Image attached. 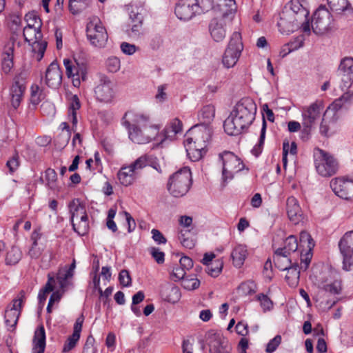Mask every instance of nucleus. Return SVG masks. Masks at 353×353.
<instances>
[{
  "mask_svg": "<svg viewBox=\"0 0 353 353\" xmlns=\"http://www.w3.org/2000/svg\"><path fill=\"white\" fill-rule=\"evenodd\" d=\"M122 125L127 129L129 139L134 143L145 144L156 137L159 126L152 123L148 113L129 110L121 120Z\"/></svg>",
  "mask_w": 353,
  "mask_h": 353,
  "instance_id": "obj_1",
  "label": "nucleus"
},
{
  "mask_svg": "<svg viewBox=\"0 0 353 353\" xmlns=\"http://www.w3.org/2000/svg\"><path fill=\"white\" fill-rule=\"evenodd\" d=\"M256 112L254 101L245 97L236 103L229 117L225 119L223 127L225 132L231 136L238 135L248 128L253 122Z\"/></svg>",
  "mask_w": 353,
  "mask_h": 353,
  "instance_id": "obj_2",
  "label": "nucleus"
},
{
  "mask_svg": "<svg viewBox=\"0 0 353 353\" xmlns=\"http://www.w3.org/2000/svg\"><path fill=\"white\" fill-rule=\"evenodd\" d=\"M214 15L208 23V32L216 43L222 42L227 34L228 28L231 25L236 11L234 0H219L214 7Z\"/></svg>",
  "mask_w": 353,
  "mask_h": 353,
  "instance_id": "obj_3",
  "label": "nucleus"
},
{
  "mask_svg": "<svg viewBox=\"0 0 353 353\" xmlns=\"http://www.w3.org/2000/svg\"><path fill=\"white\" fill-rule=\"evenodd\" d=\"M211 133L205 125H196L185 134L184 146L192 161H198L205 154Z\"/></svg>",
  "mask_w": 353,
  "mask_h": 353,
  "instance_id": "obj_4",
  "label": "nucleus"
},
{
  "mask_svg": "<svg viewBox=\"0 0 353 353\" xmlns=\"http://www.w3.org/2000/svg\"><path fill=\"white\" fill-rule=\"evenodd\" d=\"M214 8L213 0H179L175 6V14L182 21H189Z\"/></svg>",
  "mask_w": 353,
  "mask_h": 353,
  "instance_id": "obj_5",
  "label": "nucleus"
},
{
  "mask_svg": "<svg viewBox=\"0 0 353 353\" xmlns=\"http://www.w3.org/2000/svg\"><path fill=\"white\" fill-rule=\"evenodd\" d=\"M65 74L68 78L72 79L74 87H79L81 79H87L88 58L85 52L80 51L74 56V61L70 59H63Z\"/></svg>",
  "mask_w": 353,
  "mask_h": 353,
  "instance_id": "obj_6",
  "label": "nucleus"
},
{
  "mask_svg": "<svg viewBox=\"0 0 353 353\" xmlns=\"http://www.w3.org/2000/svg\"><path fill=\"white\" fill-rule=\"evenodd\" d=\"M192 185V173L188 167H183L170 176L168 190L174 197H181L187 194Z\"/></svg>",
  "mask_w": 353,
  "mask_h": 353,
  "instance_id": "obj_7",
  "label": "nucleus"
},
{
  "mask_svg": "<svg viewBox=\"0 0 353 353\" xmlns=\"http://www.w3.org/2000/svg\"><path fill=\"white\" fill-rule=\"evenodd\" d=\"M315 168L322 176L328 177L334 175L339 170L337 159L330 152L319 148L313 151Z\"/></svg>",
  "mask_w": 353,
  "mask_h": 353,
  "instance_id": "obj_8",
  "label": "nucleus"
},
{
  "mask_svg": "<svg viewBox=\"0 0 353 353\" xmlns=\"http://www.w3.org/2000/svg\"><path fill=\"white\" fill-rule=\"evenodd\" d=\"M324 110L323 103L321 101H316L309 105H305L301 108L302 122L303 132L309 134L320 119Z\"/></svg>",
  "mask_w": 353,
  "mask_h": 353,
  "instance_id": "obj_9",
  "label": "nucleus"
},
{
  "mask_svg": "<svg viewBox=\"0 0 353 353\" xmlns=\"http://www.w3.org/2000/svg\"><path fill=\"white\" fill-rule=\"evenodd\" d=\"M243 50L241 34L239 32H234L232 34L228 45L223 56L222 63L227 68L234 67Z\"/></svg>",
  "mask_w": 353,
  "mask_h": 353,
  "instance_id": "obj_10",
  "label": "nucleus"
},
{
  "mask_svg": "<svg viewBox=\"0 0 353 353\" xmlns=\"http://www.w3.org/2000/svg\"><path fill=\"white\" fill-rule=\"evenodd\" d=\"M74 230L81 236L88 232V223L85 207L79 199L73 200L69 205Z\"/></svg>",
  "mask_w": 353,
  "mask_h": 353,
  "instance_id": "obj_11",
  "label": "nucleus"
},
{
  "mask_svg": "<svg viewBox=\"0 0 353 353\" xmlns=\"http://www.w3.org/2000/svg\"><path fill=\"white\" fill-rule=\"evenodd\" d=\"M219 159L222 161V179L223 182L227 183L232 180L234 174L244 168V165L236 155L229 151H224L219 154Z\"/></svg>",
  "mask_w": 353,
  "mask_h": 353,
  "instance_id": "obj_12",
  "label": "nucleus"
},
{
  "mask_svg": "<svg viewBox=\"0 0 353 353\" xmlns=\"http://www.w3.org/2000/svg\"><path fill=\"white\" fill-rule=\"evenodd\" d=\"M40 28L41 27L37 26L25 27L23 33L26 41L32 46V52L38 61L43 57L47 48V42L42 40L43 35Z\"/></svg>",
  "mask_w": 353,
  "mask_h": 353,
  "instance_id": "obj_13",
  "label": "nucleus"
},
{
  "mask_svg": "<svg viewBox=\"0 0 353 353\" xmlns=\"http://www.w3.org/2000/svg\"><path fill=\"white\" fill-rule=\"evenodd\" d=\"M277 26L279 31L282 34H289L298 30L299 28H301L303 32L305 33L310 32V23H304L299 20V19L294 17H293L290 14L284 10H283L280 14V19L277 23Z\"/></svg>",
  "mask_w": 353,
  "mask_h": 353,
  "instance_id": "obj_14",
  "label": "nucleus"
},
{
  "mask_svg": "<svg viewBox=\"0 0 353 353\" xmlns=\"http://www.w3.org/2000/svg\"><path fill=\"white\" fill-rule=\"evenodd\" d=\"M94 92L98 101L109 103L115 96L114 84L107 75L99 74L98 81L94 88Z\"/></svg>",
  "mask_w": 353,
  "mask_h": 353,
  "instance_id": "obj_15",
  "label": "nucleus"
},
{
  "mask_svg": "<svg viewBox=\"0 0 353 353\" xmlns=\"http://www.w3.org/2000/svg\"><path fill=\"white\" fill-rule=\"evenodd\" d=\"M205 339L211 353H230L231 345L222 333L210 330L206 333Z\"/></svg>",
  "mask_w": 353,
  "mask_h": 353,
  "instance_id": "obj_16",
  "label": "nucleus"
},
{
  "mask_svg": "<svg viewBox=\"0 0 353 353\" xmlns=\"http://www.w3.org/2000/svg\"><path fill=\"white\" fill-rule=\"evenodd\" d=\"M343 257V269L348 271L353 266V230L345 232L339 242Z\"/></svg>",
  "mask_w": 353,
  "mask_h": 353,
  "instance_id": "obj_17",
  "label": "nucleus"
},
{
  "mask_svg": "<svg viewBox=\"0 0 353 353\" xmlns=\"http://www.w3.org/2000/svg\"><path fill=\"white\" fill-rule=\"evenodd\" d=\"M108 38L106 30L99 19L93 17L90 21V43L96 48H104Z\"/></svg>",
  "mask_w": 353,
  "mask_h": 353,
  "instance_id": "obj_18",
  "label": "nucleus"
},
{
  "mask_svg": "<svg viewBox=\"0 0 353 353\" xmlns=\"http://www.w3.org/2000/svg\"><path fill=\"white\" fill-rule=\"evenodd\" d=\"M24 298L25 292L21 291L5 312V323L9 330H14L17 323Z\"/></svg>",
  "mask_w": 353,
  "mask_h": 353,
  "instance_id": "obj_19",
  "label": "nucleus"
},
{
  "mask_svg": "<svg viewBox=\"0 0 353 353\" xmlns=\"http://www.w3.org/2000/svg\"><path fill=\"white\" fill-rule=\"evenodd\" d=\"M332 22V18L328 10L319 8L314 13L312 21V28L316 34H323L330 28Z\"/></svg>",
  "mask_w": 353,
  "mask_h": 353,
  "instance_id": "obj_20",
  "label": "nucleus"
},
{
  "mask_svg": "<svg viewBox=\"0 0 353 353\" xmlns=\"http://www.w3.org/2000/svg\"><path fill=\"white\" fill-rule=\"evenodd\" d=\"M330 188L336 195L345 200L353 199V181L337 177L331 180Z\"/></svg>",
  "mask_w": 353,
  "mask_h": 353,
  "instance_id": "obj_21",
  "label": "nucleus"
},
{
  "mask_svg": "<svg viewBox=\"0 0 353 353\" xmlns=\"http://www.w3.org/2000/svg\"><path fill=\"white\" fill-rule=\"evenodd\" d=\"M338 72L341 80V90H347L353 83V58L346 57L341 59Z\"/></svg>",
  "mask_w": 353,
  "mask_h": 353,
  "instance_id": "obj_22",
  "label": "nucleus"
},
{
  "mask_svg": "<svg viewBox=\"0 0 353 353\" xmlns=\"http://www.w3.org/2000/svg\"><path fill=\"white\" fill-rule=\"evenodd\" d=\"M63 73L57 61H52L46 68L42 80L52 89L58 88L62 83Z\"/></svg>",
  "mask_w": 353,
  "mask_h": 353,
  "instance_id": "obj_23",
  "label": "nucleus"
},
{
  "mask_svg": "<svg viewBox=\"0 0 353 353\" xmlns=\"http://www.w3.org/2000/svg\"><path fill=\"white\" fill-rule=\"evenodd\" d=\"M283 10L304 23H309L310 12L306 0H291Z\"/></svg>",
  "mask_w": 353,
  "mask_h": 353,
  "instance_id": "obj_24",
  "label": "nucleus"
},
{
  "mask_svg": "<svg viewBox=\"0 0 353 353\" xmlns=\"http://www.w3.org/2000/svg\"><path fill=\"white\" fill-rule=\"evenodd\" d=\"M25 90V80L19 78L15 79L10 89V103L14 109L18 108L20 105Z\"/></svg>",
  "mask_w": 353,
  "mask_h": 353,
  "instance_id": "obj_25",
  "label": "nucleus"
},
{
  "mask_svg": "<svg viewBox=\"0 0 353 353\" xmlns=\"http://www.w3.org/2000/svg\"><path fill=\"white\" fill-rule=\"evenodd\" d=\"M83 322V316H79L77 319L76 322L74 325L73 333L72 335L68 336L63 345V352H68L75 347L77 341L79 340L80 338V333L81 332Z\"/></svg>",
  "mask_w": 353,
  "mask_h": 353,
  "instance_id": "obj_26",
  "label": "nucleus"
},
{
  "mask_svg": "<svg viewBox=\"0 0 353 353\" xmlns=\"http://www.w3.org/2000/svg\"><path fill=\"white\" fill-rule=\"evenodd\" d=\"M353 99V92L347 91L345 92L341 97L333 101L325 111V115H332L335 117L336 112L345 104L350 103Z\"/></svg>",
  "mask_w": 353,
  "mask_h": 353,
  "instance_id": "obj_27",
  "label": "nucleus"
},
{
  "mask_svg": "<svg viewBox=\"0 0 353 353\" xmlns=\"http://www.w3.org/2000/svg\"><path fill=\"white\" fill-rule=\"evenodd\" d=\"M182 130V121L179 118H173L167 123L163 131V134L165 139L172 141L175 139L176 134L181 133Z\"/></svg>",
  "mask_w": 353,
  "mask_h": 353,
  "instance_id": "obj_28",
  "label": "nucleus"
},
{
  "mask_svg": "<svg viewBox=\"0 0 353 353\" xmlns=\"http://www.w3.org/2000/svg\"><path fill=\"white\" fill-rule=\"evenodd\" d=\"M286 209L290 220L297 223L301 217V210L297 199L294 196H290L287 199Z\"/></svg>",
  "mask_w": 353,
  "mask_h": 353,
  "instance_id": "obj_29",
  "label": "nucleus"
},
{
  "mask_svg": "<svg viewBox=\"0 0 353 353\" xmlns=\"http://www.w3.org/2000/svg\"><path fill=\"white\" fill-rule=\"evenodd\" d=\"M137 174L128 165L121 168L117 173V179L123 186H129L132 185L137 179Z\"/></svg>",
  "mask_w": 353,
  "mask_h": 353,
  "instance_id": "obj_30",
  "label": "nucleus"
},
{
  "mask_svg": "<svg viewBox=\"0 0 353 353\" xmlns=\"http://www.w3.org/2000/svg\"><path fill=\"white\" fill-rule=\"evenodd\" d=\"M248 254V252L245 245L241 244L235 245L231 252L234 266L240 268L243 265Z\"/></svg>",
  "mask_w": 353,
  "mask_h": 353,
  "instance_id": "obj_31",
  "label": "nucleus"
},
{
  "mask_svg": "<svg viewBox=\"0 0 353 353\" xmlns=\"http://www.w3.org/2000/svg\"><path fill=\"white\" fill-rule=\"evenodd\" d=\"M46 347V332L43 326L39 327L34 332L32 353H43Z\"/></svg>",
  "mask_w": 353,
  "mask_h": 353,
  "instance_id": "obj_32",
  "label": "nucleus"
},
{
  "mask_svg": "<svg viewBox=\"0 0 353 353\" xmlns=\"http://www.w3.org/2000/svg\"><path fill=\"white\" fill-rule=\"evenodd\" d=\"M163 299L172 303L178 302L181 298L180 290L178 287L172 285H166L161 291Z\"/></svg>",
  "mask_w": 353,
  "mask_h": 353,
  "instance_id": "obj_33",
  "label": "nucleus"
},
{
  "mask_svg": "<svg viewBox=\"0 0 353 353\" xmlns=\"http://www.w3.org/2000/svg\"><path fill=\"white\" fill-rule=\"evenodd\" d=\"M274 262L276 266L283 271H285L293 265L290 256L283 253L282 250H276Z\"/></svg>",
  "mask_w": 353,
  "mask_h": 353,
  "instance_id": "obj_34",
  "label": "nucleus"
},
{
  "mask_svg": "<svg viewBox=\"0 0 353 353\" xmlns=\"http://www.w3.org/2000/svg\"><path fill=\"white\" fill-rule=\"evenodd\" d=\"M13 48L12 47L6 48L2 54L1 61V70L6 74H9L13 68Z\"/></svg>",
  "mask_w": 353,
  "mask_h": 353,
  "instance_id": "obj_35",
  "label": "nucleus"
},
{
  "mask_svg": "<svg viewBox=\"0 0 353 353\" xmlns=\"http://www.w3.org/2000/svg\"><path fill=\"white\" fill-rule=\"evenodd\" d=\"M287 274L285 275V280L291 288H295L298 285L300 277V271L299 270V265L295 262L293 265L285 270Z\"/></svg>",
  "mask_w": 353,
  "mask_h": 353,
  "instance_id": "obj_36",
  "label": "nucleus"
},
{
  "mask_svg": "<svg viewBox=\"0 0 353 353\" xmlns=\"http://www.w3.org/2000/svg\"><path fill=\"white\" fill-rule=\"evenodd\" d=\"M215 115L214 106L210 104L204 105L198 113V119L203 123L207 125L214 119Z\"/></svg>",
  "mask_w": 353,
  "mask_h": 353,
  "instance_id": "obj_37",
  "label": "nucleus"
},
{
  "mask_svg": "<svg viewBox=\"0 0 353 353\" xmlns=\"http://www.w3.org/2000/svg\"><path fill=\"white\" fill-rule=\"evenodd\" d=\"M73 274L65 268H61L57 274V280L59 283V288L65 291L70 284V280Z\"/></svg>",
  "mask_w": 353,
  "mask_h": 353,
  "instance_id": "obj_38",
  "label": "nucleus"
},
{
  "mask_svg": "<svg viewBox=\"0 0 353 353\" xmlns=\"http://www.w3.org/2000/svg\"><path fill=\"white\" fill-rule=\"evenodd\" d=\"M104 68L108 73H117L121 69V60L116 56H110L105 59Z\"/></svg>",
  "mask_w": 353,
  "mask_h": 353,
  "instance_id": "obj_39",
  "label": "nucleus"
},
{
  "mask_svg": "<svg viewBox=\"0 0 353 353\" xmlns=\"http://www.w3.org/2000/svg\"><path fill=\"white\" fill-rule=\"evenodd\" d=\"M126 33L132 39H139L144 33L143 22L130 23Z\"/></svg>",
  "mask_w": 353,
  "mask_h": 353,
  "instance_id": "obj_40",
  "label": "nucleus"
},
{
  "mask_svg": "<svg viewBox=\"0 0 353 353\" xmlns=\"http://www.w3.org/2000/svg\"><path fill=\"white\" fill-rule=\"evenodd\" d=\"M46 185L50 190H56L57 188V174L54 169L48 168L45 171L44 179Z\"/></svg>",
  "mask_w": 353,
  "mask_h": 353,
  "instance_id": "obj_41",
  "label": "nucleus"
},
{
  "mask_svg": "<svg viewBox=\"0 0 353 353\" xmlns=\"http://www.w3.org/2000/svg\"><path fill=\"white\" fill-rule=\"evenodd\" d=\"M330 9L337 13H341L350 9V4L347 0H327Z\"/></svg>",
  "mask_w": 353,
  "mask_h": 353,
  "instance_id": "obj_42",
  "label": "nucleus"
},
{
  "mask_svg": "<svg viewBox=\"0 0 353 353\" xmlns=\"http://www.w3.org/2000/svg\"><path fill=\"white\" fill-rule=\"evenodd\" d=\"M61 132L56 138V141L59 144V147H65L70 139V132L67 123L63 122L61 125Z\"/></svg>",
  "mask_w": 353,
  "mask_h": 353,
  "instance_id": "obj_43",
  "label": "nucleus"
},
{
  "mask_svg": "<svg viewBox=\"0 0 353 353\" xmlns=\"http://www.w3.org/2000/svg\"><path fill=\"white\" fill-rule=\"evenodd\" d=\"M238 293L241 296L252 295L257 290L256 284L252 281L242 283L238 288Z\"/></svg>",
  "mask_w": 353,
  "mask_h": 353,
  "instance_id": "obj_44",
  "label": "nucleus"
},
{
  "mask_svg": "<svg viewBox=\"0 0 353 353\" xmlns=\"http://www.w3.org/2000/svg\"><path fill=\"white\" fill-rule=\"evenodd\" d=\"M298 246L296 238L293 235H290L285 239L284 247L283 248H279L278 250H282L283 253L290 256L292 253L297 250Z\"/></svg>",
  "mask_w": 353,
  "mask_h": 353,
  "instance_id": "obj_45",
  "label": "nucleus"
},
{
  "mask_svg": "<svg viewBox=\"0 0 353 353\" xmlns=\"http://www.w3.org/2000/svg\"><path fill=\"white\" fill-rule=\"evenodd\" d=\"M21 256L22 253L20 249L13 246L7 253L6 258V263L10 265L17 264L21 260Z\"/></svg>",
  "mask_w": 353,
  "mask_h": 353,
  "instance_id": "obj_46",
  "label": "nucleus"
},
{
  "mask_svg": "<svg viewBox=\"0 0 353 353\" xmlns=\"http://www.w3.org/2000/svg\"><path fill=\"white\" fill-rule=\"evenodd\" d=\"M88 0H70L69 10L73 14H77L87 8Z\"/></svg>",
  "mask_w": 353,
  "mask_h": 353,
  "instance_id": "obj_47",
  "label": "nucleus"
},
{
  "mask_svg": "<svg viewBox=\"0 0 353 353\" xmlns=\"http://www.w3.org/2000/svg\"><path fill=\"white\" fill-rule=\"evenodd\" d=\"M321 289L331 294H339L342 290L341 282L340 280L336 279L331 283L323 284Z\"/></svg>",
  "mask_w": 353,
  "mask_h": 353,
  "instance_id": "obj_48",
  "label": "nucleus"
},
{
  "mask_svg": "<svg viewBox=\"0 0 353 353\" xmlns=\"http://www.w3.org/2000/svg\"><path fill=\"white\" fill-rule=\"evenodd\" d=\"M79 108V100L77 96H74L68 112V119L72 123L73 125H75L77 123V110Z\"/></svg>",
  "mask_w": 353,
  "mask_h": 353,
  "instance_id": "obj_49",
  "label": "nucleus"
},
{
  "mask_svg": "<svg viewBox=\"0 0 353 353\" xmlns=\"http://www.w3.org/2000/svg\"><path fill=\"white\" fill-rule=\"evenodd\" d=\"M43 99V90L38 85H32L30 88V102L38 105Z\"/></svg>",
  "mask_w": 353,
  "mask_h": 353,
  "instance_id": "obj_50",
  "label": "nucleus"
},
{
  "mask_svg": "<svg viewBox=\"0 0 353 353\" xmlns=\"http://www.w3.org/2000/svg\"><path fill=\"white\" fill-rule=\"evenodd\" d=\"M256 299L260 303L263 312L270 311L273 308V302L266 294L263 293L259 294Z\"/></svg>",
  "mask_w": 353,
  "mask_h": 353,
  "instance_id": "obj_51",
  "label": "nucleus"
},
{
  "mask_svg": "<svg viewBox=\"0 0 353 353\" xmlns=\"http://www.w3.org/2000/svg\"><path fill=\"white\" fill-rule=\"evenodd\" d=\"M223 261L221 260H216L208 264L207 266L206 272L212 276H217L222 270Z\"/></svg>",
  "mask_w": 353,
  "mask_h": 353,
  "instance_id": "obj_52",
  "label": "nucleus"
},
{
  "mask_svg": "<svg viewBox=\"0 0 353 353\" xmlns=\"http://www.w3.org/2000/svg\"><path fill=\"white\" fill-rule=\"evenodd\" d=\"M54 282V279L53 276H50L48 274V281L46 284L44 288L41 290L38 294V299L39 302H43L46 299V294L53 291V285L52 283Z\"/></svg>",
  "mask_w": 353,
  "mask_h": 353,
  "instance_id": "obj_53",
  "label": "nucleus"
},
{
  "mask_svg": "<svg viewBox=\"0 0 353 353\" xmlns=\"http://www.w3.org/2000/svg\"><path fill=\"white\" fill-rule=\"evenodd\" d=\"M300 246L306 247L308 251H311L314 246L312 238L310 234L305 231H303L300 233Z\"/></svg>",
  "mask_w": 353,
  "mask_h": 353,
  "instance_id": "obj_54",
  "label": "nucleus"
},
{
  "mask_svg": "<svg viewBox=\"0 0 353 353\" xmlns=\"http://www.w3.org/2000/svg\"><path fill=\"white\" fill-rule=\"evenodd\" d=\"M138 174L139 171L148 166V155H142L129 165Z\"/></svg>",
  "mask_w": 353,
  "mask_h": 353,
  "instance_id": "obj_55",
  "label": "nucleus"
},
{
  "mask_svg": "<svg viewBox=\"0 0 353 353\" xmlns=\"http://www.w3.org/2000/svg\"><path fill=\"white\" fill-rule=\"evenodd\" d=\"M327 117H332V122H335L337 120L336 115L335 116V117H333L332 115H325V113L323 114V117L322 119V121L320 125L319 130H320V133L323 136H325V137H329L331 135V133L330 132V125H329V123H330V121L328 122L327 121Z\"/></svg>",
  "mask_w": 353,
  "mask_h": 353,
  "instance_id": "obj_56",
  "label": "nucleus"
},
{
  "mask_svg": "<svg viewBox=\"0 0 353 353\" xmlns=\"http://www.w3.org/2000/svg\"><path fill=\"white\" fill-rule=\"evenodd\" d=\"M200 281L195 277L186 276L182 280V286L188 290H193L198 288Z\"/></svg>",
  "mask_w": 353,
  "mask_h": 353,
  "instance_id": "obj_57",
  "label": "nucleus"
},
{
  "mask_svg": "<svg viewBox=\"0 0 353 353\" xmlns=\"http://www.w3.org/2000/svg\"><path fill=\"white\" fill-rule=\"evenodd\" d=\"M25 20L27 22L26 27H41V21L39 17L34 12H30L25 16Z\"/></svg>",
  "mask_w": 353,
  "mask_h": 353,
  "instance_id": "obj_58",
  "label": "nucleus"
},
{
  "mask_svg": "<svg viewBox=\"0 0 353 353\" xmlns=\"http://www.w3.org/2000/svg\"><path fill=\"white\" fill-rule=\"evenodd\" d=\"M94 170L97 172L101 173L103 167L101 161L100 154L98 152L94 153V159H90V170Z\"/></svg>",
  "mask_w": 353,
  "mask_h": 353,
  "instance_id": "obj_59",
  "label": "nucleus"
},
{
  "mask_svg": "<svg viewBox=\"0 0 353 353\" xmlns=\"http://www.w3.org/2000/svg\"><path fill=\"white\" fill-rule=\"evenodd\" d=\"M281 342V336L276 335L272 339H271L267 344L265 352L267 353H273Z\"/></svg>",
  "mask_w": 353,
  "mask_h": 353,
  "instance_id": "obj_60",
  "label": "nucleus"
},
{
  "mask_svg": "<svg viewBox=\"0 0 353 353\" xmlns=\"http://www.w3.org/2000/svg\"><path fill=\"white\" fill-rule=\"evenodd\" d=\"M119 280L123 287H129L132 284V279L129 272L126 270H122L119 274Z\"/></svg>",
  "mask_w": 353,
  "mask_h": 353,
  "instance_id": "obj_61",
  "label": "nucleus"
},
{
  "mask_svg": "<svg viewBox=\"0 0 353 353\" xmlns=\"http://www.w3.org/2000/svg\"><path fill=\"white\" fill-rule=\"evenodd\" d=\"M120 48L123 54L129 56L134 54L137 50V47L135 45L128 42H122Z\"/></svg>",
  "mask_w": 353,
  "mask_h": 353,
  "instance_id": "obj_62",
  "label": "nucleus"
},
{
  "mask_svg": "<svg viewBox=\"0 0 353 353\" xmlns=\"http://www.w3.org/2000/svg\"><path fill=\"white\" fill-rule=\"evenodd\" d=\"M150 251L151 255L152 256V257L154 259L157 263L161 264L164 262L165 254L164 252H161L159 248L153 247L150 248Z\"/></svg>",
  "mask_w": 353,
  "mask_h": 353,
  "instance_id": "obj_63",
  "label": "nucleus"
},
{
  "mask_svg": "<svg viewBox=\"0 0 353 353\" xmlns=\"http://www.w3.org/2000/svg\"><path fill=\"white\" fill-rule=\"evenodd\" d=\"M185 270L180 265L173 268L172 276L176 281L183 280L185 278Z\"/></svg>",
  "mask_w": 353,
  "mask_h": 353,
  "instance_id": "obj_64",
  "label": "nucleus"
}]
</instances>
